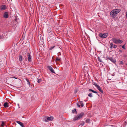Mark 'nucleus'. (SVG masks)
Instances as JSON below:
<instances>
[{
	"mask_svg": "<svg viewBox=\"0 0 127 127\" xmlns=\"http://www.w3.org/2000/svg\"><path fill=\"white\" fill-rule=\"evenodd\" d=\"M5 122L4 121H2L1 122V127H3L4 126Z\"/></svg>",
	"mask_w": 127,
	"mask_h": 127,
	"instance_id": "6ab92c4d",
	"label": "nucleus"
},
{
	"mask_svg": "<svg viewBox=\"0 0 127 127\" xmlns=\"http://www.w3.org/2000/svg\"><path fill=\"white\" fill-rule=\"evenodd\" d=\"M77 106L79 107H80L81 106V107H82L84 106V105L82 101H80V102H79V103H77Z\"/></svg>",
	"mask_w": 127,
	"mask_h": 127,
	"instance_id": "0eeeda50",
	"label": "nucleus"
},
{
	"mask_svg": "<svg viewBox=\"0 0 127 127\" xmlns=\"http://www.w3.org/2000/svg\"><path fill=\"white\" fill-rule=\"evenodd\" d=\"M27 81L28 82V84L30 86V82L29 81V80L28 79H27Z\"/></svg>",
	"mask_w": 127,
	"mask_h": 127,
	"instance_id": "cd10ccee",
	"label": "nucleus"
},
{
	"mask_svg": "<svg viewBox=\"0 0 127 127\" xmlns=\"http://www.w3.org/2000/svg\"><path fill=\"white\" fill-rule=\"evenodd\" d=\"M107 34L108 33H104L103 34L100 33L99 34V36L101 38H105L107 37Z\"/></svg>",
	"mask_w": 127,
	"mask_h": 127,
	"instance_id": "7ed1b4c3",
	"label": "nucleus"
},
{
	"mask_svg": "<svg viewBox=\"0 0 127 127\" xmlns=\"http://www.w3.org/2000/svg\"><path fill=\"white\" fill-rule=\"evenodd\" d=\"M122 48L124 49H126V48L125 47V44L122 46Z\"/></svg>",
	"mask_w": 127,
	"mask_h": 127,
	"instance_id": "7c9ffc66",
	"label": "nucleus"
},
{
	"mask_svg": "<svg viewBox=\"0 0 127 127\" xmlns=\"http://www.w3.org/2000/svg\"><path fill=\"white\" fill-rule=\"evenodd\" d=\"M119 52H120L121 53H122L123 52L122 51V50H119Z\"/></svg>",
	"mask_w": 127,
	"mask_h": 127,
	"instance_id": "f704fd0d",
	"label": "nucleus"
},
{
	"mask_svg": "<svg viewBox=\"0 0 127 127\" xmlns=\"http://www.w3.org/2000/svg\"><path fill=\"white\" fill-rule=\"evenodd\" d=\"M82 123L80 124V125L81 126H83L84 124H85V123L84 121H82Z\"/></svg>",
	"mask_w": 127,
	"mask_h": 127,
	"instance_id": "412c9836",
	"label": "nucleus"
},
{
	"mask_svg": "<svg viewBox=\"0 0 127 127\" xmlns=\"http://www.w3.org/2000/svg\"><path fill=\"white\" fill-rule=\"evenodd\" d=\"M3 17L5 18H8V12H5L3 14Z\"/></svg>",
	"mask_w": 127,
	"mask_h": 127,
	"instance_id": "9b49d317",
	"label": "nucleus"
},
{
	"mask_svg": "<svg viewBox=\"0 0 127 127\" xmlns=\"http://www.w3.org/2000/svg\"><path fill=\"white\" fill-rule=\"evenodd\" d=\"M118 43H122L123 42V41L122 40H120L119 39H118Z\"/></svg>",
	"mask_w": 127,
	"mask_h": 127,
	"instance_id": "4be33fe9",
	"label": "nucleus"
},
{
	"mask_svg": "<svg viewBox=\"0 0 127 127\" xmlns=\"http://www.w3.org/2000/svg\"><path fill=\"white\" fill-rule=\"evenodd\" d=\"M89 91H91V92H92L93 93H95L97 94V92H96V91H95L94 90L92 89H89Z\"/></svg>",
	"mask_w": 127,
	"mask_h": 127,
	"instance_id": "f3484780",
	"label": "nucleus"
},
{
	"mask_svg": "<svg viewBox=\"0 0 127 127\" xmlns=\"http://www.w3.org/2000/svg\"><path fill=\"white\" fill-rule=\"evenodd\" d=\"M53 117L52 116H51L50 117H48L47 118V120H45L46 122H48L49 121H51L52 120H53Z\"/></svg>",
	"mask_w": 127,
	"mask_h": 127,
	"instance_id": "1a4fd4ad",
	"label": "nucleus"
},
{
	"mask_svg": "<svg viewBox=\"0 0 127 127\" xmlns=\"http://www.w3.org/2000/svg\"><path fill=\"white\" fill-rule=\"evenodd\" d=\"M7 6L6 5H2L0 7V9L1 10H3L6 9Z\"/></svg>",
	"mask_w": 127,
	"mask_h": 127,
	"instance_id": "39448f33",
	"label": "nucleus"
},
{
	"mask_svg": "<svg viewBox=\"0 0 127 127\" xmlns=\"http://www.w3.org/2000/svg\"><path fill=\"white\" fill-rule=\"evenodd\" d=\"M84 113L83 112H81L78 114L77 116L74 118V120L76 121L79 120L82 118L83 116L84 115Z\"/></svg>",
	"mask_w": 127,
	"mask_h": 127,
	"instance_id": "f03ea898",
	"label": "nucleus"
},
{
	"mask_svg": "<svg viewBox=\"0 0 127 127\" xmlns=\"http://www.w3.org/2000/svg\"><path fill=\"white\" fill-rule=\"evenodd\" d=\"M72 112L73 113H74L76 112H77L76 111V109H75L74 110H73L72 111Z\"/></svg>",
	"mask_w": 127,
	"mask_h": 127,
	"instance_id": "c756f323",
	"label": "nucleus"
},
{
	"mask_svg": "<svg viewBox=\"0 0 127 127\" xmlns=\"http://www.w3.org/2000/svg\"><path fill=\"white\" fill-rule=\"evenodd\" d=\"M92 95V93H90L88 94V96L90 97H92L93 96Z\"/></svg>",
	"mask_w": 127,
	"mask_h": 127,
	"instance_id": "393cba45",
	"label": "nucleus"
},
{
	"mask_svg": "<svg viewBox=\"0 0 127 127\" xmlns=\"http://www.w3.org/2000/svg\"><path fill=\"white\" fill-rule=\"evenodd\" d=\"M3 38V37L2 36H0V39H2Z\"/></svg>",
	"mask_w": 127,
	"mask_h": 127,
	"instance_id": "72a5a7b5",
	"label": "nucleus"
},
{
	"mask_svg": "<svg viewBox=\"0 0 127 127\" xmlns=\"http://www.w3.org/2000/svg\"><path fill=\"white\" fill-rule=\"evenodd\" d=\"M10 78H14L17 79H18V77H11Z\"/></svg>",
	"mask_w": 127,
	"mask_h": 127,
	"instance_id": "2f4dec72",
	"label": "nucleus"
},
{
	"mask_svg": "<svg viewBox=\"0 0 127 127\" xmlns=\"http://www.w3.org/2000/svg\"><path fill=\"white\" fill-rule=\"evenodd\" d=\"M27 56L28 57V61L29 62H31L32 61V56L30 54L28 53H27Z\"/></svg>",
	"mask_w": 127,
	"mask_h": 127,
	"instance_id": "20e7f679",
	"label": "nucleus"
},
{
	"mask_svg": "<svg viewBox=\"0 0 127 127\" xmlns=\"http://www.w3.org/2000/svg\"><path fill=\"white\" fill-rule=\"evenodd\" d=\"M87 100H85L84 101H85V102H86L87 101Z\"/></svg>",
	"mask_w": 127,
	"mask_h": 127,
	"instance_id": "e433bc0d",
	"label": "nucleus"
},
{
	"mask_svg": "<svg viewBox=\"0 0 127 127\" xmlns=\"http://www.w3.org/2000/svg\"><path fill=\"white\" fill-rule=\"evenodd\" d=\"M55 47V46H51L49 49V50H51L53 49Z\"/></svg>",
	"mask_w": 127,
	"mask_h": 127,
	"instance_id": "5701e85b",
	"label": "nucleus"
},
{
	"mask_svg": "<svg viewBox=\"0 0 127 127\" xmlns=\"http://www.w3.org/2000/svg\"><path fill=\"white\" fill-rule=\"evenodd\" d=\"M76 92H77V91H76L75 92V93H76Z\"/></svg>",
	"mask_w": 127,
	"mask_h": 127,
	"instance_id": "58836bf2",
	"label": "nucleus"
},
{
	"mask_svg": "<svg viewBox=\"0 0 127 127\" xmlns=\"http://www.w3.org/2000/svg\"><path fill=\"white\" fill-rule=\"evenodd\" d=\"M94 85L96 87V88L99 86L96 83H94Z\"/></svg>",
	"mask_w": 127,
	"mask_h": 127,
	"instance_id": "c85d7f7f",
	"label": "nucleus"
},
{
	"mask_svg": "<svg viewBox=\"0 0 127 127\" xmlns=\"http://www.w3.org/2000/svg\"><path fill=\"white\" fill-rule=\"evenodd\" d=\"M90 120L89 119H87L86 120V123H90Z\"/></svg>",
	"mask_w": 127,
	"mask_h": 127,
	"instance_id": "b1692460",
	"label": "nucleus"
},
{
	"mask_svg": "<svg viewBox=\"0 0 127 127\" xmlns=\"http://www.w3.org/2000/svg\"><path fill=\"white\" fill-rule=\"evenodd\" d=\"M47 68L52 72L53 73H55L54 71L51 66H47Z\"/></svg>",
	"mask_w": 127,
	"mask_h": 127,
	"instance_id": "423d86ee",
	"label": "nucleus"
},
{
	"mask_svg": "<svg viewBox=\"0 0 127 127\" xmlns=\"http://www.w3.org/2000/svg\"><path fill=\"white\" fill-rule=\"evenodd\" d=\"M97 88L101 93H103V92L102 90L101 89L100 87L99 86Z\"/></svg>",
	"mask_w": 127,
	"mask_h": 127,
	"instance_id": "2eb2a0df",
	"label": "nucleus"
},
{
	"mask_svg": "<svg viewBox=\"0 0 127 127\" xmlns=\"http://www.w3.org/2000/svg\"><path fill=\"white\" fill-rule=\"evenodd\" d=\"M54 35L53 34L51 33L50 34V37L48 36L47 38V40L48 41H50L51 39L54 37Z\"/></svg>",
	"mask_w": 127,
	"mask_h": 127,
	"instance_id": "9d476101",
	"label": "nucleus"
},
{
	"mask_svg": "<svg viewBox=\"0 0 127 127\" xmlns=\"http://www.w3.org/2000/svg\"><path fill=\"white\" fill-rule=\"evenodd\" d=\"M97 59H98V60L100 62H102V61L100 59V57H98Z\"/></svg>",
	"mask_w": 127,
	"mask_h": 127,
	"instance_id": "a878e982",
	"label": "nucleus"
},
{
	"mask_svg": "<svg viewBox=\"0 0 127 127\" xmlns=\"http://www.w3.org/2000/svg\"><path fill=\"white\" fill-rule=\"evenodd\" d=\"M4 106L5 108L8 107L9 106L8 104V103L7 102H5L4 104Z\"/></svg>",
	"mask_w": 127,
	"mask_h": 127,
	"instance_id": "dca6fc26",
	"label": "nucleus"
},
{
	"mask_svg": "<svg viewBox=\"0 0 127 127\" xmlns=\"http://www.w3.org/2000/svg\"><path fill=\"white\" fill-rule=\"evenodd\" d=\"M37 79V82L38 83H40V82L41 81V79Z\"/></svg>",
	"mask_w": 127,
	"mask_h": 127,
	"instance_id": "bb28decb",
	"label": "nucleus"
},
{
	"mask_svg": "<svg viewBox=\"0 0 127 127\" xmlns=\"http://www.w3.org/2000/svg\"><path fill=\"white\" fill-rule=\"evenodd\" d=\"M19 60L20 62H21L22 61V56L21 55L19 56Z\"/></svg>",
	"mask_w": 127,
	"mask_h": 127,
	"instance_id": "aec40b11",
	"label": "nucleus"
},
{
	"mask_svg": "<svg viewBox=\"0 0 127 127\" xmlns=\"http://www.w3.org/2000/svg\"><path fill=\"white\" fill-rule=\"evenodd\" d=\"M121 10L120 9H114L111 11L110 13V15L112 16V17L115 18L116 16V14L118 13Z\"/></svg>",
	"mask_w": 127,
	"mask_h": 127,
	"instance_id": "f257e3e1",
	"label": "nucleus"
},
{
	"mask_svg": "<svg viewBox=\"0 0 127 127\" xmlns=\"http://www.w3.org/2000/svg\"><path fill=\"white\" fill-rule=\"evenodd\" d=\"M110 48L111 49L113 47L114 48H116L117 47V45H113V44L112 43H111L110 44Z\"/></svg>",
	"mask_w": 127,
	"mask_h": 127,
	"instance_id": "f8f14e48",
	"label": "nucleus"
},
{
	"mask_svg": "<svg viewBox=\"0 0 127 127\" xmlns=\"http://www.w3.org/2000/svg\"><path fill=\"white\" fill-rule=\"evenodd\" d=\"M61 59L60 58H59L58 57H57L56 60L55 61L56 62L57 61H59V62H60L61 61Z\"/></svg>",
	"mask_w": 127,
	"mask_h": 127,
	"instance_id": "a211bd4d",
	"label": "nucleus"
},
{
	"mask_svg": "<svg viewBox=\"0 0 127 127\" xmlns=\"http://www.w3.org/2000/svg\"><path fill=\"white\" fill-rule=\"evenodd\" d=\"M120 64H122L123 63V62L122 61H120Z\"/></svg>",
	"mask_w": 127,
	"mask_h": 127,
	"instance_id": "473e14b6",
	"label": "nucleus"
},
{
	"mask_svg": "<svg viewBox=\"0 0 127 127\" xmlns=\"http://www.w3.org/2000/svg\"><path fill=\"white\" fill-rule=\"evenodd\" d=\"M17 105H18V106L19 107V108H20V107H19V104H17Z\"/></svg>",
	"mask_w": 127,
	"mask_h": 127,
	"instance_id": "c9c22d12",
	"label": "nucleus"
},
{
	"mask_svg": "<svg viewBox=\"0 0 127 127\" xmlns=\"http://www.w3.org/2000/svg\"><path fill=\"white\" fill-rule=\"evenodd\" d=\"M16 122L18 124H19L22 127H25L24 125H23V123L19 121H17Z\"/></svg>",
	"mask_w": 127,
	"mask_h": 127,
	"instance_id": "4468645a",
	"label": "nucleus"
},
{
	"mask_svg": "<svg viewBox=\"0 0 127 127\" xmlns=\"http://www.w3.org/2000/svg\"><path fill=\"white\" fill-rule=\"evenodd\" d=\"M118 39H117L115 38H113L112 39V40L115 44H118Z\"/></svg>",
	"mask_w": 127,
	"mask_h": 127,
	"instance_id": "ddd939ff",
	"label": "nucleus"
},
{
	"mask_svg": "<svg viewBox=\"0 0 127 127\" xmlns=\"http://www.w3.org/2000/svg\"><path fill=\"white\" fill-rule=\"evenodd\" d=\"M109 60L111 61L114 63H115L116 62V60L115 59L113 58L112 57L108 58H107Z\"/></svg>",
	"mask_w": 127,
	"mask_h": 127,
	"instance_id": "6e6552de",
	"label": "nucleus"
},
{
	"mask_svg": "<svg viewBox=\"0 0 127 127\" xmlns=\"http://www.w3.org/2000/svg\"><path fill=\"white\" fill-rule=\"evenodd\" d=\"M114 74H112V76H114Z\"/></svg>",
	"mask_w": 127,
	"mask_h": 127,
	"instance_id": "4c0bfd02",
	"label": "nucleus"
},
{
	"mask_svg": "<svg viewBox=\"0 0 127 127\" xmlns=\"http://www.w3.org/2000/svg\"><path fill=\"white\" fill-rule=\"evenodd\" d=\"M59 53H60V52H59L58 53V54H59Z\"/></svg>",
	"mask_w": 127,
	"mask_h": 127,
	"instance_id": "ea45409f",
	"label": "nucleus"
}]
</instances>
